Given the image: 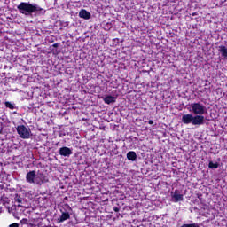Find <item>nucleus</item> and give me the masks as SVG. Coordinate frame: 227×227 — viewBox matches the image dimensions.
Wrapping results in <instances>:
<instances>
[{"mask_svg": "<svg viewBox=\"0 0 227 227\" xmlns=\"http://www.w3.org/2000/svg\"><path fill=\"white\" fill-rule=\"evenodd\" d=\"M190 113L192 114H186L182 116V122L184 125H203L205 123V116L203 114H207V106L202 103H192L190 107L188 108Z\"/></svg>", "mask_w": 227, "mask_h": 227, "instance_id": "f257e3e1", "label": "nucleus"}, {"mask_svg": "<svg viewBox=\"0 0 227 227\" xmlns=\"http://www.w3.org/2000/svg\"><path fill=\"white\" fill-rule=\"evenodd\" d=\"M17 8L22 15H26L27 17L33 15V13L35 15H42L43 13V8L36 4H31L29 2H21Z\"/></svg>", "mask_w": 227, "mask_h": 227, "instance_id": "f03ea898", "label": "nucleus"}, {"mask_svg": "<svg viewBox=\"0 0 227 227\" xmlns=\"http://www.w3.org/2000/svg\"><path fill=\"white\" fill-rule=\"evenodd\" d=\"M16 131L21 139H31L33 137V132L29 126L24 124L19 125L16 127Z\"/></svg>", "mask_w": 227, "mask_h": 227, "instance_id": "7ed1b4c3", "label": "nucleus"}, {"mask_svg": "<svg viewBox=\"0 0 227 227\" xmlns=\"http://www.w3.org/2000/svg\"><path fill=\"white\" fill-rule=\"evenodd\" d=\"M45 182H49L45 175L42 173L35 174L34 184H35L36 185H42L43 184H45Z\"/></svg>", "mask_w": 227, "mask_h": 227, "instance_id": "20e7f679", "label": "nucleus"}, {"mask_svg": "<svg viewBox=\"0 0 227 227\" xmlns=\"http://www.w3.org/2000/svg\"><path fill=\"white\" fill-rule=\"evenodd\" d=\"M171 201L178 203V201H184V194L180 193V191L176 190L171 192Z\"/></svg>", "mask_w": 227, "mask_h": 227, "instance_id": "39448f33", "label": "nucleus"}, {"mask_svg": "<svg viewBox=\"0 0 227 227\" xmlns=\"http://www.w3.org/2000/svg\"><path fill=\"white\" fill-rule=\"evenodd\" d=\"M59 153L62 157H70V155H72V149L68 147H62L59 150Z\"/></svg>", "mask_w": 227, "mask_h": 227, "instance_id": "423d86ee", "label": "nucleus"}, {"mask_svg": "<svg viewBox=\"0 0 227 227\" xmlns=\"http://www.w3.org/2000/svg\"><path fill=\"white\" fill-rule=\"evenodd\" d=\"M35 176L36 173L35 172V170H32L27 174L26 181L27 182V184H35Z\"/></svg>", "mask_w": 227, "mask_h": 227, "instance_id": "0eeeda50", "label": "nucleus"}, {"mask_svg": "<svg viewBox=\"0 0 227 227\" xmlns=\"http://www.w3.org/2000/svg\"><path fill=\"white\" fill-rule=\"evenodd\" d=\"M218 52L221 55L222 59H227V47L224 45L218 46Z\"/></svg>", "mask_w": 227, "mask_h": 227, "instance_id": "6e6552de", "label": "nucleus"}, {"mask_svg": "<svg viewBox=\"0 0 227 227\" xmlns=\"http://www.w3.org/2000/svg\"><path fill=\"white\" fill-rule=\"evenodd\" d=\"M79 17L81 19H85V20H88L91 19V13H90V12H88L84 9H82L79 12Z\"/></svg>", "mask_w": 227, "mask_h": 227, "instance_id": "1a4fd4ad", "label": "nucleus"}, {"mask_svg": "<svg viewBox=\"0 0 227 227\" xmlns=\"http://www.w3.org/2000/svg\"><path fill=\"white\" fill-rule=\"evenodd\" d=\"M67 219H70V213L62 212L60 217L58 219V223H65Z\"/></svg>", "mask_w": 227, "mask_h": 227, "instance_id": "9d476101", "label": "nucleus"}, {"mask_svg": "<svg viewBox=\"0 0 227 227\" xmlns=\"http://www.w3.org/2000/svg\"><path fill=\"white\" fill-rule=\"evenodd\" d=\"M127 159L128 160H132V162H134L137 159V154H136V152L134 151H129L127 153Z\"/></svg>", "mask_w": 227, "mask_h": 227, "instance_id": "9b49d317", "label": "nucleus"}, {"mask_svg": "<svg viewBox=\"0 0 227 227\" xmlns=\"http://www.w3.org/2000/svg\"><path fill=\"white\" fill-rule=\"evenodd\" d=\"M104 102L105 104H114V102H116V97H113V96H106L104 98Z\"/></svg>", "mask_w": 227, "mask_h": 227, "instance_id": "f8f14e48", "label": "nucleus"}, {"mask_svg": "<svg viewBox=\"0 0 227 227\" xmlns=\"http://www.w3.org/2000/svg\"><path fill=\"white\" fill-rule=\"evenodd\" d=\"M208 168L210 169H217V168H219V163L217 162L214 163L212 161H209Z\"/></svg>", "mask_w": 227, "mask_h": 227, "instance_id": "ddd939ff", "label": "nucleus"}, {"mask_svg": "<svg viewBox=\"0 0 227 227\" xmlns=\"http://www.w3.org/2000/svg\"><path fill=\"white\" fill-rule=\"evenodd\" d=\"M5 107H8V109H15V104H12V102L10 101H6L5 102Z\"/></svg>", "mask_w": 227, "mask_h": 227, "instance_id": "4468645a", "label": "nucleus"}, {"mask_svg": "<svg viewBox=\"0 0 227 227\" xmlns=\"http://www.w3.org/2000/svg\"><path fill=\"white\" fill-rule=\"evenodd\" d=\"M9 227H19V223H12L9 225Z\"/></svg>", "mask_w": 227, "mask_h": 227, "instance_id": "2eb2a0df", "label": "nucleus"}, {"mask_svg": "<svg viewBox=\"0 0 227 227\" xmlns=\"http://www.w3.org/2000/svg\"><path fill=\"white\" fill-rule=\"evenodd\" d=\"M114 212H120V208L119 207H114Z\"/></svg>", "mask_w": 227, "mask_h": 227, "instance_id": "dca6fc26", "label": "nucleus"}, {"mask_svg": "<svg viewBox=\"0 0 227 227\" xmlns=\"http://www.w3.org/2000/svg\"><path fill=\"white\" fill-rule=\"evenodd\" d=\"M149 125H153V121L150 120L149 121Z\"/></svg>", "mask_w": 227, "mask_h": 227, "instance_id": "f3484780", "label": "nucleus"}, {"mask_svg": "<svg viewBox=\"0 0 227 227\" xmlns=\"http://www.w3.org/2000/svg\"><path fill=\"white\" fill-rule=\"evenodd\" d=\"M53 47H58V43H54V44H53Z\"/></svg>", "mask_w": 227, "mask_h": 227, "instance_id": "a211bd4d", "label": "nucleus"}]
</instances>
